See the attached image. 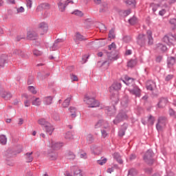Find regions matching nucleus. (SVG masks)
Instances as JSON below:
<instances>
[{
  "mask_svg": "<svg viewBox=\"0 0 176 176\" xmlns=\"http://www.w3.org/2000/svg\"><path fill=\"white\" fill-rule=\"evenodd\" d=\"M116 98L114 96L111 97V100L112 101H113V102H115V104H118V102H119V96L118 95L116 96Z\"/></svg>",
  "mask_w": 176,
  "mask_h": 176,
  "instance_id": "57",
  "label": "nucleus"
},
{
  "mask_svg": "<svg viewBox=\"0 0 176 176\" xmlns=\"http://www.w3.org/2000/svg\"><path fill=\"white\" fill-rule=\"evenodd\" d=\"M113 156V158L116 159L120 164H123V160H122V158H120V155H119V153H114Z\"/></svg>",
  "mask_w": 176,
  "mask_h": 176,
  "instance_id": "31",
  "label": "nucleus"
},
{
  "mask_svg": "<svg viewBox=\"0 0 176 176\" xmlns=\"http://www.w3.org/2000/svg\"><path fill=\"white\" fill-rule=\"evenodd\" d=\"M142 123L144 125L149 124L150 126H153V124H155V117H153V116L152 115H149L147 117V120L145 121V120H142Z\"/></svg>",
  "mask_w": 176,
  "mask_h": 176,
  "instance_id": "10",
  "label": "nucleus"
},
{
  "mask_svg": "<svg viewBox=\"0 0 176 176\" xmlns=\"http://www.w3.org/2000/svg\"><path fill=\"white\" fill-rule=\"evenodd\" d=\"M65 140H72L74 138V135L72 132H67L65 135Z\"/></svg>",
  "mask_w": 176,
  "mask_h": 176,
  "instance_id": "44",
  "label": "nucleus"
},
{
  "mask_svg": "<svg viewBox=\"0 0 176 176\" xmlns=\"http://www.w3.org/2000/svg\"><path fill=\"white\" fill-rule=\"evenodd\" d=\"M50 146L52 149H60L63 146V143L52 142Z\"/></svg>",
  "mask_w": 176,
  "mask_h": 176,
  "instance_id": "26",
  "label": "nucleus"
},
{
  "mask_svg": "<svg viewBox=\"0 0 176 176\" xmlns=\"http://www.w3.org/2000/svg\"><path fill=\"white\" fill-rule=\"evenodd\" d=\"M166 124H167V118L165 116H160L157 119V123L156 124L157 131H162L163 128L166 127Z\"/></svg>",
  "mask_w": 176,
  "mask_h": 176,
  "instance_id": "4",
  "label": "nucleus"
},
{
  "mask_svg": "<svg viewBox=\"0 0 176 176\" xmlns=\"http://www.w3.org/2000/svg\"><path fill=\"white\" fill-rule=\"evenodd\" d=\"M84 102L88 105L89 108H97V107H100V102L94 98H90L88 95H85Z\"/></svg>",
  "mask_w": 176,
  "mask_h": 176,
  "instance_id": "2",
  "label": "nucleus"
},
{
  "mask_svg": "<svg viewBox=\"0 0 176 176\" xmlns=\"http://www.w3.org/2000/svg\"><path fill=\"white\" fill-rule=\"evenodd\" d=\"M58 154L56 151H50L48 153V157L50 160H56Z\"/></svg>",
  "mask_w": 176,
  "mask_h": 176,
  "instance_id": "22",
  "label": "nucleus"
},
{
  "mask_svg": "<svg viewBox=\"0 0 176 176\" xmlns=\"http://www.w3.org/2000/svg\"><path fill=\"white\" fill-rule=\"evenodd\" d=\"M50 6L47 3H42L37 7L36 10L38 11L43 10V9H47V8H50Z\"/></svg>",
  "mask_w": 176,
  "mask_h": 176,
  "instance_id": "33",
  "label": "nucleus"
},
{
  "mask_svg": "<svg viewBox=\"0 0 176 176\" xmlns=\"http://www.w3.org/2000/svg\"><path fill=\"white\" fill-rule=\"evenodd\" d=\"M137 43L140 46H144L145 45V34H139L137 38Z\"/></svg>",
  "mask_w": 176,
  "mask_h": 176,
  "instance_id": "18",
  "label": "nucleus"
},
{
  "mask_svg": "<svg viewBox=\"0 0 176 176\" xmlns=\"http://www.w3.org/2000/svg\"><path fill=\"white\" fill-rule=\"evenodd\" d=\"M7 61H8V56L2 55L0 57V67H5V64H6Z\"/></svg>",
  "mask_w": 176,
  "mask_h": 176,
  "instance_id": "27",
  "label": "nucleus"
},
{
  "mask_svg": "<svg viewBox=\"0 0 176 176\" xmlns=\"http://www.w3.org/2000/svg\"><path fill=\"white\" fill-rule=\"evenodd\" d=\"M47 28H48L47 23L45 22H42L41 23H40L39 31H40L41 35H45V34L47 32Z\"/></svg>",
  "mask_w": 176,
  "mask_h": 176,
  "instance_id": "11",
  "label": "nucleus"
},
{
  "mask_svg": "<svg viewBox=\"0 0 176 176\" xmlns=\"http://www.w3.org/2000/svg\"><path fill=\"white\" fill-rule=\"evenodd\" d=\"M0 96L6 100H10V98H12V94L10 92H7L3 89H0Z\"/></svg>",
  "mask_w": 176,
  "mask_h": 176,
  "instance_id": "15",
  "label": "nucleus"
},
{
  "mask_svg": "<svg viewBox=\"0 0 176 176\" xmlns=\"http://www.w3.org/2000/svg\"><path fill=\"white\" fill-rule=\"evenodd\" d=\"M66 157L67 159H69V160H74V159H75L76 156H75V154H74V153L69 151L66 155Z\"/></svg>",
  "mask_w": 176,
  "mask_h": 176,
  "instance_id": "39",
  "label": "nucleus"
},
{
  "mask_svg": "<svg viewBox=\"0 0 176 176\" xmlns=\"http://www.w3.org/2000/svg\"><path fill=\"white\" fill-rule=\"evenodd\" d=\"M8 142V138L5 135H0V144L1 145H6Z\"/></svg>",
  "mask_w": 176,
  "mask_h": 176,
  "instance_id": "34",
  "label": "nucleus"
},
{
  "mask_svg": "<svg viewBox=\"0 0 176 176\" xmlns=\"http://www.w3.org/2000/svg\"><path fill=\"white\" fill-rule=\"evenodd\" d=\"M107 57H108L109 61H116V60H118V54H112L111 53L107 54Z\"/></svg>",
  "mask_w": 176,
  "mask_h": 176,
  "instance_id": "28",
  "label": "nucleus"
},
{
  "mask_svg": "<svg viewBox=\"0 0 176 176\" xmlns=\"http://www.w3.org/2000/svg\"><path fill=\"white\" fill-rule=\"evenodd\" d=\"M106 125L101 129V134L103 138H107L108 137V133L111 131V126L108 122H105Z\"/></svg>",
  "mask_w": 176,
  "mask_h": 176,
  "instance_id": "7",
  "label": "nucleus"
},
{
  "mask_svg": "<svg viewBox=\"0 0 176 176\" xmlns=\"http://www.w3.org/2000/svg\"><path fill=\"white\" fill-rule=\"evenodd\" d=\"M17 13H24L25 12V9H24V7L21 6L18 8H16Z\"/></svg>",
  "mask_w": 176,
  "mask_h": 176,
  "instance_id": "54",
  "label": "nucleus"
},
{
  "mask_svg": "<svg viewBox=\"0 0 176 176\" xmlns=\"http://www.w3.org/2000/svg\"><path fill=\"white\" fill-rule=\"evenodd\" d=\"M27 38L29 41H35L38 39V33L35 31H29L27 33Z\"/></svg>",
  "mask_w": 176,
  "mask_h": 176,
  "instance_id": "9",
  "label": "nucleus"
},
{
  "mask_svg": "<svg viewBox=\"0 0 176 176\" xmlns=\"http://www.w3.org/2000/svg\"><path fill=\"white\" fill-rule=\"evenodd\" d=\"M133 94L135 97L140 98L141 97V89L138 86H133Z\"/></svg>",
  "mask_w": 176,
  "mask_h": 176,
  "instance_id": "21",
  "label": "nucleus"
},
{
  "mask_svg": "<svg viewBox=\"0 0 176 176\" xmlns=\"http://www.w3.org/2000/svg\"><path fill=\"white\" fill-rule=\"evenodd\" d=\"M53 101V97L52 96H47L43 98V102L45 105H50Z\"/></svg>",
  "mask_w": 176,
  "mask_h": 176,
  "instance_id": "29",
  "label": "nucleus"
},
{
  "mask_svg": "<svg viewBox=\"0 0 176 176\" xmlns=\"http://www.w3.org/2000/svg\"><path fill=\"white\" fill-rule=\"evenodd\" d=\"M38 124L42 126L43 129L49 124V122L46 121L44 118L39 119L38 120Z\"/></svg>",
  "mask_w": 176,
  "mask_h": 176,
  "instance_id": "35",
  "label": "nucleus"
},
{
  "mask_svg": "<svg viewBox=\"0 0 176 176\" xmlns=\"http://www.w3.org/2000/svg\"><path fill=\"white\" fill-rule=\"evenodd\" d=\"M106 123H108V121L100 120L95 124L94 127L95 129H100V127H102V129H104V126H107Z\"/></svg>",
  "mask_w": 176,
  "mask_h": 176,
  "instance_id": "17",
  "label": "nucleus"
},
{
  "mask_svg": "<svg viewBox=\"0 0 176 176\" xmlns=\"http://www.w3.org/2000/svg\"><path fill=\"white\" fill-rule=\"evenodd\" d=\"M74 41L77 45H79V42H82V41H86V38L83 36V35L80 34L79 32L76 33Z\"/></svg>",
  "mask_w": 176,
  "mask_h": 176,
  "instance_id": "16",
  "label": "nucleus"
},
{
  "mask_svg": "<svg viewBox=\"0 0 176 176\" xmlns=\"http://www.w3.org/2000/svg\"><path fill=\"white\" fill-rule=\"evenodd\" d=\"M104 110L106 111V113L109 116H113V115L116 113V107H115V106H113L112 107H105Z\"/></svg>",
  "mask_w": 176,
  "mask_h": 176,
  "instance_id": "13",
  "label": "nucleus"
},
{
  "mask_svg": "<svg viewBox=\"0 0 176 176\" xmlns=\"http://www.w3.org/2000/svg\"><path fill=\"white\" fill-rule=\"evenodd\" d=\"M121 108L122 110L118 113L115 120L113 121L114 124H119L120 122L129 119V116L127 115V111L130 109V108H129V96H124L122 98Z\"/></svg>",
  "mask_w": 176,
  "mask_h": 176,
  "instance_id": "1",
  "label": "nucleus"
},
{
  "mask_svg": "<svg viewBox=\"0 0 176 176\" xmlns=\"http://www.w3.org/2000/svg\"><path fill=\"white\" fill-rule=\"evenodd\" d=\"M53 119L57 122L60 120V116H58V114H54L53 116Z\"/></svg>",
  "mask_w": 176,
  "mask_h": 176,
  "instance_id": "64",
  "label": "nucleus"
},
{
  "mask_svg": "<svg viewBox=\"0 0 176 176\" xmlns=\"http://www.w3.org/2000/svg\"><path fill=\"white\" fill-rule=\"evenodd\" d=\"M173 78H174V75L168 74L166 76L165 80H166V82H170V80H171V79H173Z\"/></svg>",
  "mask_w": 176,
  "mask_h": 176,
  "instance_id": "53",
  "label": "nucleus"
},
{
  "mask_svg": "<svg viewBox=\"0 0 176 176\" xmlns=\"http://www.w3.org/2000/svg\"><path fill=\"white\" fill-rule=\"evenodd\" d=\"M108 47L109 50H115L116 49V44L115 43H112L108 46Z\"/></svg>",
  "mask_w": 176,
  "mask_h": 176,
  "instance_id": "52",
  "label": "nucleus"
},
{
  "mask_svg": "<svg viewBox=\"0 0 176 176\" xmlns=\"http://www.w3.org/2000/svg\"><path fill=\"white\" fill-rule=\"evenodd\" d=\"M71 170L73 171L74 176H82V170L79 169L77 166H72L71 168Z\"/></svg>",
  "mask_w": 176,
  "mask_h": 176,
  "instance_id": "20",
  "label": "nucleus"
},
{
  "mask_svg": "<svg viewBox=\"0 0 176 176\" xmlns=\"http://www.w3.org/2000/svg\"><path fill=\"white\" fill-rule=\"evenodd\" d=\"M146 88L147 90H150V91H153L156 89V82L153 80H148L146 82Z\"/></svg>",
  "mask_w": 176,
  "mask_h": 176,
  "instance_id": "12",
  "label": "nucleus"
},
{
  "mask_svg": "<svg viewBox=\"0 0 176 176\" xmlns=\"http://www.w3.org/2000/svg\"><path fill=\"white\" fill-rule=\"evenodd\" d=\"M168 102V100L166 98H161L157 104L158 108H164L167 103Z\"/></svg>",
  "mask_w": 176,
  "mask_h": 176,
  "instance_id": "14",
  "label": "nucleus"
},
{
  "mask_svg": "<svg viewBox=\"0 0 176 176\" xmlns=\"http://www.w3.org/2000/svg\"><path fill=\"white\" fill-rule=\"evenodd\" d=\"M28 90L30 91V93H32V94H36V90L34 86H29Z\"/></svg>",
  "mask_w": 176,
  "mask_h": 176,
  "instance_id": "49",
  "label": "nucleus"
},
{
  "mask_svg": "<svg viewBox=\"0 0 176 176\" xmlns=\"http://www.w3.org/2000/svg\"><path fill=\"white\" fill-rule=\"evenodd\" d=\"M69 3L73 5L74 1L67 0L64 3H63V1H61V0H59L58 3V7L60 12H65V9L69 5Z\"/></svg>",
  "mask_w": 176,
  "mask_h": 176,
  "instance_id": "6",
  "label": "nucleus"
},
{
  "mask_svg": "<svg viewBox=\"0 0 176 176\" xmlns=\"http://www.w3.org/2000/svg\"><path fill=\"white\" fill-rule=\"evenodd\" d=\"M69 102H71V98H67L63 102L62 106L63 107V108H68V107H69Z\"/></svg>",
  "mask_w": 176,
  "mask_h": 176,
  "instance_id": "38",
  "label": "nucleus"
},
{
  "mask_svg": "<svg viewBox=\"0 0 176 176\" xmlns=\"http://www.w3.org/2000/svg\"><path fill=\"white\" fill-rule=\"evenodd\" d=\"M109 38L113 39L115 38V30L111 29L109 32Z\"/></svg>",
  "mask_w": 176,
  "mask_h": 176,
  "instance_id": "45",
  "label": "nucleus"
},
{
  "mask_svg": "<svg viewBox=\"0 0 176 176\" xmlns=\"http://www.w3.org/2000/svg\"><path fill=\"white\" fill-rule=\"evenodd\" d=\"M146 35L148 38V44L153 45V37H152V31L147 30Z\"/></svg>",
  "mask_w": 176,
  "mask_h": 176,
  "instance_id": "23",
  "label": "nucleus"
},
{
  "mask_svg": "<svg viewBox=\"0 0 176 176\" xmlns=\"http://www.w3.org/2000/svg\"><path fill=\"white\" fill-rule=\"evenodd\" d=\"M72 14H75L76 16H80V17H82V16H83V13L78 10H74Z\"/></svg>",
  "mask_w": 176,
  "mask_h": 176,
  "instance_id": "46",
  "label": "nucleus"
},
{
  "mask_svg": "<svg viewBox=\"0 0 176 176\" xmlns=\"http://www.w3.org/2000/svg\"><path fill=\"white\" fill-rule=\"evenodd\" d=\"M71 79L72 82H78V76H76V75L72 74Z\"/></svg>",
  "mask_w": 176,
  "mask_h": 176,
  "instance_id": "61",
  "label": "nucleus"
},
{
  "mask_svg": "<svg viewBox=\"0 0 176 176\" xmlns=\"http://www.w3.org/2000/svg\"><path fill=\"white\" fill-rule=\"evenodd\" d=\"M155 50L166 52V50H167V47L162 43H158L155 45Z\"/></svg>",
  "mask_w": 176,
  "mask_h": 176,
  "instance_id": "25",
  "label": "nucleus"
},
{
  "mask_svg": "<svg viewBox=\"0 0 176 176\" xmlns=\"http://www.w3.org/2000/svg\"><path fill=\"white\" fill-rule=\"evenodd\" d=\"M32 151L30 153H26L24 154V157L27 163H31L34 160V157L32 156Z\"/></svg>",
  "mask_w": 176,
  "mask_h": 176,
  "instance_id": "19",
  "label": "nucleus"
},
{
  "mask_svg": "<svg viewBox=\"0 0 176 176\" xmlns=\"http://www.w3.org/2000/svg\"><path fill=\"white\" fill-rule=\"evenodd\" d=\"M162 41L169 46H171V45H173L174 42H176V34L173 33H168L164 36Z\"/></svg>",
  "mask_w": 176,
  "mask_h": 176,
  "instance_id": "3",
  "label": "nucleus"
},
{
  "mask_svg": "<svg viewBox=\"0 0 176 176\" xmlns=\"http://www.w3.org/2000/svg\"><path fill=\"white\" fill-rule=\"evenodd\" d=\"M32 105H35L36 107H38L42 104V100L39 98H36L32 102Z\"/></svg>",
  "mask_w": 176,
  "mask_h": 176,
  "instance_id": "37",
  "label": "nucleus"
},
{
  "mask_svg": "<svg viewBox=\"0 0 176 176\" xmlns=\"http://www.w3.org/2000/svg\"><path fill=\"white\" fill-rule=\"evenodd\" d=\"M125 134V131L123 129H120L118 131V135L119 137H123V135H124Z\"/></svg>",
  "mask_w": 176,
  "mask_h": 176,
  "instance_id": "62",
  "label": "nucleus"
},
{
  "mask_svg": "<svg viewBox=\"0 0 176 176\" xmlns=\"http://www.w3.org/2000/svg\"><path fill=\"white\" fill-rule=\"evenodd\" d=\"M169 115H170V116H171L172 118H176V112H175V111H174V109H169Z\"/></svg>",
  "mask_w": 176,
  "mask_h": 176,
  "instance_id": "48",
  "label": "nucleus"
},
{
  "mask_svg": "<svg viewBox=\"0 0 176 176\" xmlns=\"http://www.w3.org/2000/svg\"><path fill=\"white\" fill-rule=\"evenodd\" d=\"M175 64V58L174 57H169L168 58V66L169 68H171L173 65Z\"/></svg>",
  "mask_w": 176,
  "mask_h": 176,
  "instance_id": "32",
  "label": "nucleus"
},
{
  "mask_svg": "<svg viewBox=\"0 0 176 176\" xmlns=\"http://www.w3.org/2000/svg\"><path fill=\"white\" fill-rule=\"evenodd\" d=\"M69 111L71 113L70 116L72 118V119H74V118H76V108L71 107L69 109Z\"/></svg>",
  "mask_w": 176,
  "mask_h": 176,
  "instance_id": "30",
  "label": "nucleus"
},
{
  "mask_svg": "<svg viewBox=\"0 0 176 176\" xmlns=\"http://www.w3.org/2000/svg\"><path fill=\"white\" fill-rule=\"evenodd\" d=\"M16 54H19V56H21V57H23V58H28V55L25 54V52L16 50Z\"/></svg>",
  "mask_w": 176,
  "mask_h": 176,
  "instance_id": "36",
  "label": "nucleus"
},
{
  "mask_svg": "<svg viewBox=\"0 0 176 176\" xmlns=\"http://www.w3.org/2000/svg\"><path fill=\"white\" fill-rule=\"evenodd\" d=\"M43 130L45 131L46 134L49 135H52L53 134V131H54V126H53L50 122H48L47 125L43 126Z\"/></svg>",
  "mask_w": 176,
  "mask_h": 176,
  "instance_id": "8",
  "label": "nucleus"
},
{
  "mask_svg": "<svg viewBox=\"0 0 176 176\" xmlns=\"http://www.w3.org/2000/svg\"><path fill=\"white\" fill-rule=\"evenodd\" d=\"M150 6H151V8H152V10H153V13H155V12H156V10H157V8H159L160 6L159 4H155V3H152L150 5Z\"/></svg>",
  "mask_w": 176,
  "mask_h": 176,
  "instance_id": "43",
  "label": "nucleus"
},
{
  "mask_svg": "<svg viewBox=\"0 0 176 176\" xmlns=\"http://www.w3.org/2000/svg\"><path fill=\"white\" fill-rule=\"evenodd\" d=\"M89 56L87 55H83L82 57V64H85V63L87 62V58H89Z\"/></svg>",
  "mask_w": 176,
  "mask_h": 176,
  "instance_id": "58",
  "label": "nucleus"
},
{
  "mask_svg": "<svg viewBox=\"0 0 176 176\" xmlns=\"http://www.w3.org/2000/svg\"><path fill=\"white\" fill-rule=\"evenodd\" d=\"M130 80L131 82H133V78L129 76H125V80H122V82H124L126 86H130Z\"/></svg>",
  "mask_w": 176,
  "mask_h": 176,
  "instance_id": "40",
  "label": "nucleus"
},
{
  "mask_svg": "<svg viewBox=\"0 0 176 176\" xmlns=\"http://www.w3.org/2000/svg\"><path fill=\"white\" fill-rule=\"evenodd\" d=\"M107 10H108V6H107V4H105L104 6V8H100V13H104V12H107Z\"/></svg>",
  "mask_w": 176,
  "mask_h": 176,
  "instance_id": "60",
  "label": "nucleus"
},
{
  "mask_svg": "<svg viewBox=\"0 0 176 176\" xmlns=\"http://www.w3.org/2000/svg\"><path fill=\"white\" fill-rule=\"evenodd\" d=\"M58 47H59L58 44L54 41V43L50 47V50H52V51L57 50V49H58Z\"/></svg>",
  "mask_w": 176,
  "mask_h": 176,
  "instance_id": "50",
  "label": "nucleus"
},
{
  "mask_svg": "<svg viewBox=\"0 0 176 176\" xmlns=\"http://www.w3.org/2000/svg\"><path fill=\"white\" fill-rule=\"evenodd\" d=\"M87 141L88 144H93L94 141V138L93 137V135L91 134H88L87 136Z\"/></svg>",
  "mask_w": 176,
  "mask_h": 176,
  "instance_id": "41",
  "label": "nucleus"
},
{
  "mask_svg": "<svg viewBox=\"0 0 176 176\" xmlns=\"http://www.w3.org/2000/svg\"><path fill=\"white\" fill-rule=\"evenodd\" d=\"M96 162L98 164H100V166H103V164L107 163V158L101 157L100 160H98Z\"/></svg>",
  "mask_w": 176,
  "mask_h": 176,
  "instance_id": "42",
  "label": "nucleus"
},
{
  "mask_svg": "<svg viewBox=\"0 0 176 176\" xmlns=\"http://www.w3.org/2000/svg\"><path fill=\"white\" fill-rule=\"evenodd\" d=\"M80 159H87V154L86 153H82L80 154Z\"/></svg>",
  "mask_w": 176,
  "mask_h": 176,
  "instance_id": "63",
  "label": "nucleus"
},
{
  "mask_svg": "<svg viewBox=\"0 0 176 176\" xmlns=\"http://www.w3.org/2000/svg\"><path fill=\"white\" fill-rule=\"evenodd\" d=\"M26 6L28 9L32 8V1L31 0H26Z\"/></svg>",
  "mask_w": 176,
  "mask_h": 176,
  "instance_id": "51",
  "label": "nucleus"
},
{
  "mask_svg": "<svg viewBox=\"0 0 176 176\" xmlns=\"http://www.w3.org/2000/svg\"><path fill=\"white\" fill-rule=\"evenodd\" d=\"M15 39H16V42H20V41H21V39H25V36H24V35L18 36H16V38Z\"/></svg>",
  "mask_w": 176,
  "mask_h": 176,
  "instance_id": "59",
  "label": "nucleus"
},
{
  "mask_svg": "<svg viewBox=\"0 0 176 176\" xmlns=\"http://www.w3.org/2000/svg\"><path fill=\"white\" fill-rule=\"evenodd\" d=\"M33 54L34 56H42V52H41L38 50H33Z\"/></svg>",
  "mask_w": 176,
  "mask_h": 176,
  "instance_id": "55",
  "label": "nucleus"
},
{
  "mask_svg": "<svg viewBox=\"0 0 176 176\" xmlns=\"http://www.w3.org/2000/svg\"><path fill=\"white\" fill-rule=\"evenodd\" d=\"M153 156H155V153H153L152 150L147 151L144 156V162L147 163V164H153V162L155 161Z\"/></svg>",
  "mask_w": 176,
  "mask_h": 176,
  "instance_id": "5",
  "label": "nucleus"
},
{
  "mask_svg": "<svg viewBox=\"0 0 176 176\" xmlns=\"http://www.w3.org/2000/svg\"><path fill=\"white\" fill-rule=\"evenodd\" d=\"M131 13V10H127L122 12V14L124 17H127V16H129V14H130Z\"/></svg>",
  "mask_w": 176,
  "mask_h": 176,
  "instance_id": "56",
  "label": "nucleus"
},
{
  "mask_svg": "<svg viewBox=\"0 0 176 176\" xmlns=\"http://www.w3.org/2000/svg\"><path fill=\"white\" fill-rule=\"evenodd\" d=\"M169 23L172 25V27H173V28H175V27H176V19L175 18L170 19L169 21Z\"/></svg>",
  "mask_w": 176,
  "mask_h": 176,
  "instance_id": "47",
  "label": "nucleus"
},
{
  "mask_svg": "<svg viewBox=\"0 0 176 176\" xmlns=\"http://www.w3.org/2000/svg\"><path fill=\"white\" fill-rule=\"evenodd\" d=\"M122 89V83L120 82H114L111 87V90H116L118 91V90H120Z\"/></svg>",
  "mask_w": 176,
  "mask_h": 176,
  "instance_id": "24",
  "label": "nucleus"
}]
</instances>
